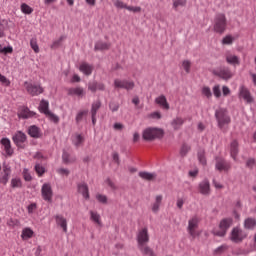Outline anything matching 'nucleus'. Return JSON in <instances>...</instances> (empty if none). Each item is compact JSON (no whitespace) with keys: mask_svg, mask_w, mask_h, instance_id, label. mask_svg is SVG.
Returning a JSON list of instances; mask_svg holds the SVG:
<instances>
[{"mask_svg":"<svg viewBox=\"0 0 256 256\" xmlns=\"http://www.w3.org/2000/svg\"><path fill=\"white\" fill-rule=\"evenodd\" d=\"M215 117L219 129H221V131H224L225 133L227 131L225 127H229V125L231 124V116H229V112L226 108H219L215 111Z\"/></svg>","mask_w":256,"mask_h":256,"instance_id":"obj_1","label":"nucleus"},{"mask_svg":"<svg viewBox=\"0 0 256 256\" xmlns=\"http://www.w3.org/2000/svg\"><path fill=\"white\" fill-rule=\"evenodd\" d=\"M163 135H165L163 129L149 127L143 131L142 138L144 141H155V139H162Z\"/></svg>","mask_w":256,"mask_h":256,"instance_id":"obj_2","label":"nucleus"},{"mask_svg":"<svg viewBox=\"0 0 256 256\" xmlns=\"http://www.w3.org/2000/svg\"><path fill=\"white\" fill-rule=\"evenodd\" d=\"M227 30V17L223 13H218L214 19V31L223 35Z\"/></svg>","mask_w":256,"mask_h":256,"instance_id":"obj_3","label":"nucleus"},{"mask_svg":"<svg viewBox=\"0 0 256 256\" xmlns=\"http://www.w3.org/2000/svg\"><path fill=\"white\" fill-rule=\"evenodd\" d=\"M199 223H201V218L198 216H193L188 221L187 231L192 239H197V237L201 236V232L197 231L199 229Z\"/></svg>","mask_w":256,"mask_h":256,"instance_id":"obj_4","label":"nucleus"},{"mask_svg":"<svg viewBox=\"0 0 256 256\" xmlns=\"http://www.w3.org/2000/svg\"><path fill=\"white\" fill-rule=\"evenodd\" d=\"M231 225H233V218H224L219 223V230H214L212 233L216 237H225Z\"/></svg>","mask_w":256,"mask_h":256,"instance_id":"obj_5","label":"nucleus"},{"mask_svg":"<svg viewBox=\"0 0 256 256\" xmlns=\"http://www.w3.org/2000/svg\"><path fill=\"white\" fill-rule=\"evenodd\" d=\"M229 239L232 243H243L247 239V232L241 229V227L236 226L232 228Z\"/></svg>","mask_w":256,"mask_h":256,"instance_id":"obj_6","label":"nucleus"},{"mask_svg":"<svg viewBox=\"0 0 256 256\" xmlns=\"http://www.w3.org/2000/svg\"><path fill=\"white\" fill-rule=\"evenodd\" d=\"M38 109L40 113L46 115L50 121H53V123H59V116L49 111V101L41 100Z\"/></svg>","mask_w":256,"mask_h":256,"instance_id":"obj_7","label":"nucleus"},{"mask_svg":"<svg viewBox=\"0 0 256 256\" xmlns=\"http://www.w3.org/2000/svg\"><path fill=\"white\" fill-rule=\"evenodd\" d=\"M138 247L147 245L149 243V230L147 227L140 229L136 236Z\"/></svg>","mask_w":256,"mask_h":256,"instance_id":"obj_8","label":"nucleus"},{"mask_svg":"<svg viewBox=\"0 0 256 256\" xmlns=\"http://www.w3.org/2000/svg\"><path fill=\"white\" fill-rule=\"evenodd\" d=\"M24 87L29 95L35 97L37 95H41L43 93V87L41 85H35L29 82H24Z\"/></svg>","mask_w":256,"mask_h":256,"instance_id":"obj_9","label":"nucleus"},{"mask_svg":"<svg viewBox=\"0 0 256 256\" xmlns=\"http://www.w3.org/2000/svg\"><path fill=\"white\" fill-rule=\"evenodd\" d=\"M12 140L18 149H25V143H27V135L21 131H18Z\"/></svg>","mask_w":256,"mask_h":256,"instance_id":"obj_10","label":"nucleus"},{"mask_svg":"<svg viewBox=\"0 0 256 256\" xmlns=\"http://www.w3.org/2000/svg\"><path fill=\"white\" fill-rule=\"evenodd\" d=\"M114 87H115V89H126V91H131L132 89L135 88V82L115 79Z\"/></svg>","mask_w":256,"mask_h":256,"instance_id":"obj_11","label":"nucleus"},{"mask_svg":"<svg viewBox=\"0 0 256 256\" xmlns=\"http://www.w3.org/2000/svg\"><path fill=\"white\" fill-rule=\"evenodd\" d=\"M41 193L42 199H44V201H47L48 203H53V188H51V184H43Z\"/></svg>","mask_w":256,"mask_h":256,"instance_id":"obj_12","label":"nucleus"},{"mask_svg":"<svg viewBox=\"0 0 256 256\" xmlns=\"http://www.w3.org/2000/svg\"><path fill=\"white\" fill-rule=\"evenodd\" d=\"M216 77H220V79H223L224 81H229L231 77H233V72L229 68H220L218 71L213 72Z\"/></svg>","mask_w":256,"mask_h":256,"instance_id":"obj_13","label":"nucleus"},{"mask_svg":"<svg viewBox=\"0 0 256 256\" xmlns=\"http://www.w3.org/2000/svg\"><path fill=\"white\" fill-rule=\"evenodd\" d=\"M9 177H11V167L9 165H3L2 172H0V183L6 185L9 183Z\"/></svg>","mask_w":256,"mask_h":256,"instance_id":"obj_14","label":"nucleus"},{"mask_svg":"<svg viewBox=\"0 0 256 256\" xmlns=\"http://www.w3.org/2000/svg\"><path fill=\"white\" fill-rule=\"evenodd\" d=\"M215 167L217 171H229V169H231V164L224 158L216 157Z\"/></svg>","mask_w":256,"mask_h":256,"instance_id":"obj_15","label":"nucleus"},{"mask_svg":"<svg viewBox=\"0 0 256 256\" xmlns=\"http://www.w3.org/2000/svg\"><path fill=\"white\" fill-rule=\"evenodd\" d=\"M198 191L201 195H211V184L208 179H204L198 186Z\"/></svg>","mask_w":256,"mask_h":256,"instance_id":"obj_16","label":"nucleus"},{"mask_svg":"<svg viewBox=\"0 0 256 256\" xmlns=\"http://www.w3.org/2000/svg\"><path fill=\"white\" fill-rule=\"evenodd\" d=\"M239 97L244 99V101H246V103H253V101H254L253 96H251V92L245 86L240 87Z\"/></svg>","mask_w":256,"mask_h":256,"instance_id":"obj_17","label":"nucleus"},{"mask_svg":"<svg viewBox=\"0 0 256 256\" xmlns=\"http://www.w3.org/2000/svg\"><path fill=\"white\" fill-rule=\"evenodd\" d=\"M88 91L91 93H97V91H105V84L97 81H91L88 83Z\"/></svg>","mask_w":256,"mask_h":256,"instance_id":"obj_18","label":"nucleus"},{"mask_svg":"<svg viewBox=\"0 0 256 256\" xmlns=\"http://www.w3.org/2000/svg\"><path fill=\"white\" fill-rule=\"evenodd\" d=\"M0 143L1 145H3L6 155L8 157H12L14 151H13V148L11 147V140H9V138H2L0 140Z\"/></svg>","mask_w":256,"mask_h":256,"instance_id":"obj_19","label":"nucleus"},{"mask_svg":"<svg viewBox=\"0 0 256 256\" xmlns=\"http://www.w3.org/2000/svg\"><path fill=\"white\" fill-rule=\"evenodd\" d=\"M37 114L31 110H29V108L27 107H23L20 112L18 113V117H20L21 119H29L31 117H35Z\"/></svg>","mask_w":256,"mask_h":256,"instance_id":"obj_20","label":"nucleus"},{"mask_svg":"<svg viewBox=\"0 0 256 256\" xmlns=\"http://www.w3.org/2000/svg\"><path fill=\"white\" fill-rule=\"evenodd\" d=\"M155 103L162 107V109H165L166 111H169V102H167V97L165 95H160L155 99Z\"/></svg>","mask_w":256,"mask_h":256,"instance_id":"obj_21","label":"nucleus"},{"mask_svg":"<svg viewBox=\"0 0 256 256\" xmlns=\"http://www.w3.org/2000/svg\"><path fill=\"white\" fill-rule=\"evenodd\" d=\"M230 155L234 159H237V155H239V142L237 140H233L230 143Z\"/></svg>","mask_w":256,"mask_h":256,"instance_id":"obj_22","label":"nucleus"},{"mask_svg":"<svg viewBox=\"0 0 256 256\" xmlns=\"http://www.w3.org/2000/svg\"><path fill=\"white\" fill-rule=\"evenodd\" d=\"M56 224L61 227L64 233H67V219L62 215H56Z\"/></svg>","mask_w":256,"mask_h":256,"instance_id":"obj_23","label":"nucleus"},{"mask_svg":"<svg viewBox=\"0 0 256 256\" xmlns=\"http://www.w3.org/2000/svg\"><path fill=\"white\" fill-rule=\"evenodd\" d=\"M79 71H81V73L84 75L89 76L91 73H93V65H90L87 62H83L79 67Z\"/></svg>","mask_w":256,"mask_h":256,"instance_id":"obj_24","label":"nucleus"},{"mask_svg":"<svg viewBox=\"0 0 256 256\" xmlns=\"http://www.w3.org/2000/svg\"><path fill=\"white\" fill-rule=\"evenodd\" d=\"M77 187L78 193H81L84 199H89V186L86 183H80Z\"/></svg>","mask_w":256,"mask_h":256,"instance_id":"obj_25","label":"nucleus"},{"mask_svg":"<svg viewBox=\"0 0 256 256\" xmlns=\"http://www.w3.org/2000/svg\"><path fill=\"white\" fill-rule=\"evenodd\" d=\"M138 249H140L142 255L157 256V254H155V251H153V249L151 247H149L147 244H144L142 246H138Z\"/></svg>","mask_w":256,"mask_h":256,"instance_id":"obj_26","label":"nucleus"},{"mask_svg":"<svg viewBox=\"0 0 256 256\" xmlns=\"http://www.w3.org/2000/svg\"><path fill=\"white\" fill-rule=\"evenodd\" d=\"M28 135L33 139H39V137H41V130L35 125L30 126L28 129Z\"/></svg>","mask_w":256,"mask_h":256,"instance_id":"obj_27","label":"nucleus"},{"mask_svg":"<svg viewBox=\"0 0 256 256\" xmlns=\"http://www.w3.org/2000/svg\"><path fill=\"white\" fill-rule=\"evenodd\" d=\"M62 161L63 163H65V165H69L71 163H75V161H77V158L75 156H71L69 152L63 151Z\"/></svg>","mask_w":256,"mask_h":256,"instance_id":"obj_28","label":"nucleus"},{"mask_svg":"<svg viewBox=\"0 0 256 256\" xmlns=\"http://www.w3.org/2000/svg\"><path fill=\"white\" fill-rule=\"evenodd\" d=\"M256 227V219L255 218H246L244 220V229L249 231H253Z\"/></svg>","mask_w":256,"mask_h":256,"instance_id":"obj_29","label":"nucleus"},{"mask_svg":"<svg viewBox=\"0 0 256 256\" xmlns=\"http://www.w3.org/2000/svg\"><path fill=\"white\" fill-rule=\"evenodd\" d=\"M68 95H77V97H84L85 90L82 87L70 88L68 90Z\"/></svg>","mask_w":256,"mask_h":256,"instance_id":"obj_30","label":"nucleus"},{"mask_svg":"<svg viewBox=\"0 0 256 256\" xmlns=\"http://www.w3.org/2000/svg\"><path fill=\"white\" fill-rule=\"evenodd\" d=\"M185 123V119L181 117H176L175 119L172 120L171 125L175 131L181 129V126Z\"/></svg>","mask_w":256,"mask_h":256,"instance_id":"obj_31","label":"nucleus"},{"mask_svg":"<svg viewBox=\"0 0 256 256\" xmlns=\"http://www.w3.org/2000/svg\"><path fill=\"white\" fill-rule=\"evenodd\" d=\"M111 49V44L105 42H97L94 47V51H107Z\"/></svg>","mask_w":256,"mask_h":256,"instance_id":"obj_32","label":"nucleus"},{"mask_svg":"<svg viewBox=\"0 0 256 256\" xmlns=\"http://www.w3.org/2000/svg\"><path fill=\"white\" fill-rule=\"evenodd\" d=\"M139 177H141V179H144V181H154L157 175H155V173L139 172Z\"/></svg>","mask_w":256,"mask_h":256,"instance_id":"obj_33","label":"nucleus"},{"mask_svg":"<svg viewBox=\"0 0 256 256\" xmlns=\"http://www.w3.org/2000/svg\"><path fill=\"white\" fill-rule=\"evenodd\" d=\"M90 219L92 221H94V223H96L97 225H99L101 227V225H103V223L101 222V215H99V213L94 212V211H90Z\"/></svg>","mask_w":256,"mask_h":256,"instance_id":"obj_34","label":"nucleus"},{"mask_svg":"<svg viewBox=\"0 0 256 256\" xmlns=\"http://www.w3.org/2000/svg\"><path fill=\"white\" fill-rule=\"evenodd\" d=\"M12 189H21L23 187V182L21 178H12L10 183Z\"/></svg>","mask_w":256,"mask_h":256,"instance_id":"obj_35","label":"nucleus"},{"mask_svg":"<svg viewBox=\"0 0 256 256\" xmlns=\"http://www.w3.org/2000/svg\"><path fill=\"white\" fill-rule=\"evenodd\" d=\"M100 109H101V100H97L91 106V115L97 116V112Z\"/></svg>","mask_w":256,"mask_h":256,"instance_id":"obj_36","label":"nucleus"},{"mask_svg":"<svg viewBox=\"0 0 256 256\" xmlns=\"http://www.w3.org/2000/svg\"><path fill=\"white\" fill-rule=\"evenodd\" d=\"M198 161L201 165H207V158L205 157V149H200L198 151Z\"/></svg>","mask_w":256,"mask_h":256,"instance_id":"obj_37","label":"nucleus"},{"mask_svg":"<svg viewBox=\"0 0 256 256\" xmlns=\"http://www.w3.org/2000/svg\"><path fill=\"white\" fill-rule=\"evenodd\" d=\"M226 61L227 63H229L230 65H239V57H237L236 55H228L226 56Z\"/></svg>","mask_w":256,"mask_h":256,"instance_id":"obj_38","label":"nucleus"},{"mask_svg":"<svg viewBox=\"0 0 256 256\" xmlns=\"http://www.w3.org/2000/svg\"><path fill=\"white\" fill-rule=\"evenodd\" d=\"M161 201H163V196H161V195L156 196V201L152 207V211L154 213H157V211H159V207L161 206Z\"/></svg>","mask_w":256,"mask_h":256,"instance_id":"obj_39","label":"nucleus"},{"mask_svg":"<svg viewBox=\"0 0 256 256\" xmlns=\"http://www.w3.org/2000/svg\"><path fill=\"white\" fill-rule=\"evenodd\" d=\"M191 151V146L188 145L187 143H183L181 148H180V155L181 157H185L187 153Z\"/></svg>","mask_w":256,"mask_h":256,"instance_id":"obj_40","label":"nucleus"},{"mask_svg":"<svg viewBox=\"0 0 256 256\" xmlns=\"http://www.w3.org/2000/svg\"><path fill=\"white\" fill-rule=\"evenodd\" d=\"M38 177H43V175H45V167H43V165L36 163L35 167H34Z\"/></svg>","mask_w":256,"mask_h":256,"instance_id":"obj_41","label":"nucleus"},{"mask_svg":"<svg viewBox=\"0 0 256 256\" xmlns=\"http://www.w3.org/2000/svg\"><path fill=\"white\" fill-rule=\"evenodd\" d=\"M21 237L22 239H31V237H33V230H31L30 228H25L22 231Z\"/></svg>","mask_w":256,"mask_h":256,"instance_id":"obj_42","label":"nucleus"},{"mask_svg":"<svg viewBox=\"0 0 256 256\" xmlns=\"http://www.w3.org/2000/svg\"><path fill=\"white\" fill-rule=\"evenodd\" d=\"M21 11L22 13H25V15H31V13H33V8H31V6L27 5L26 3H23L21 5Z\"/></svg>","mask_w":256,"mask_h":256,"instance_id":"obj_43","label":"nucleus"},{"mask_svg":"<svg viewBox=\"0 0 256 256\" xmlns=\"http://www.w3.org/2000/svg\"><path fill=\"white\" fill-rule=\"evenodd\" d=\"M7 225H8V227H12V228L19 227V225H21V222L18 219L10 218L7 221Z\"/></svg>","mask_w":256,"mask_h":256,"instance_id":"obj_44","label":"nucleus"},{"mask_svg":"<svg viewBox=\"0 0 256 256\" xmlns=\"http://www.w3.org/2000/svg\"><path fill=\"white\" fill-rule=\"evenodd\" d=\"M88 113L89 111L87 110L78 112V114L76 115V123H81V121H83V117H85V115H87Z\"/></svg>","mask_w":256,"mask_h":256,"instance_id":"obj_45","label":"nucleus"},{"mask_svg":"<svg viewBox=\"0 0 256 256\" xmlns=\"http://www.w3.org/2000/svg\"><path fill=\"white\" fill-rule=\"evenodd\" d=\"M202 94L207 97V99H210V97H213V93H211V88L205 86L202 88Z\"/></svg>","mask_w":256,"mask_h":256,"instance_id":"obj_46","label":"nucleus"},{"mask_svg":"<svg viewBox=\"0 0 256 256\" xmlns=\"http://www.w3.org/2000/svg\"><path fill=\"white\" fill-rule=\"evenodd\" d=\"M22 175L25 181H33V177L31 176V173H29V169L25 168Z\"/></svg>","mask_w":256,"mask_h":256,"instance_id":"obj_47","label":"nucleus"},{"mask_svg":"<svg viewBox=\"0 0 256 256\" xmlns=\"http://www.w3.org/2000/svg\"><path fill=\"white\" fill-rule=\"evenodd\" d=\"M187 5V0H174L173 7L177 9V7H185Z\"/></svg>","mask_w":256,"mask_h":256,"instance_id":"obj_48","label":"nucleus"},{"mask_svg":"<svg viewBox=\"0 0 256 256\" xmlns=\"http://www.w3.org/2000/svg\"><path fill=\"white\" fill-rule=\"evenodd\" d=\"M30 46L34 52L39 53V45L37 44V39H31Z\"/></svg>","mask_w":256,"mask_h":256,"instance_id":"obj_49","label":"nucleus"},{"mask_svg":"<svg viewBox=\"0 0 256 256\" xmlns=\"http://www.w3.org/2000/svg\"><path fill=\"white\" fill-rule=\"evenodd\" d=\"M213 94L217 99H219V97H221V86L215 85L213 87Z\"/></svg>","mask_w":256,"mask_h":256,"instance_id":"obj_50","label":"nucleus"},{"mask_svg":"<svg viewBox=\"0 0 256 256\" xmlns=\"http://www.w3.org/2000/svg\"><path fill=\"white\" fill-rule=\"evenodd\" d=\"M227 249H229V246L222 245V246H219L218 248H216L215 253L217 255H221V253H225V251H227Z\"/></svg>","mask_w":256,"mask_h":256,"instance_id":"obj_51","label":"nucleus"},{"mask_svg":"<svg viewBox=\"0 0 256 256\" xmlns=\"http://www.w3.org/2000/svg\"><path fill=\"white\" fill-rule=\"evenodd\" d=\"M233 43V37L228 35L222 39L223 45H231Z\"/></svg>","mask_w":256,"mask_h":256,"instance_id":"obj_52","label":"nucleus"},{"mask_svg":"<svg viewBox=\"0 0 256 256\" xmlns=\"http://www.w3.org/2000/svg\"><path fill=\"white\" fill-rule=\"evenodd\" d=\"M57 173H58L59 175H64L65 177H69V174H70L71 172H70L69 169H67V168H59V169L57 170Z\"/></svg>","mask_w":256,"mask_h":256,"instance_id":"obj_53","label":"nucleus"},{"mask_svg":"<svg viewBox=\"0 0 256 256\" xmlns=\"http://www.w3.org/2000/svg\"><path fill=\"white\" fill-rule=\"evenodd\" d=\"M109 107L112 113H115V111H119V103L117 102H110Z\"/></svg>","mask_w":256,"mask_h":256,"instance_id":"obj_54","label":"nucleus"},{"mask_svg":"<svg viewBox=\"0 0 256 256\" xmlns=\"http://www.w3.org/2000/svg\"><path fill=\"white\" fill-rule=\"evenodd\" d=\"M125 9H127V11H132L133 13H141V7L139 6L133 7L126 5Z\"/></svg>","mask_w":256,"mask_h":256,"instance_id":"obj_55","label":"nucleus"},{"mask_svg":"<svg viewBox=\"0 0 256 256\" xmlns=\"http://www.w3.org/2000/svg\"><path fill=\"white\" fill-rule=\"evenodd\" d=\"M182 67L185 69L186 73H189L191 69V62L189 60L183 61Z\"/></svg>","mask_w":256,"mask_h":256,"instance_id":"obj_56","label":"nucleus"},{"mask_svg":"<svg viewBox=\"0 0 256 256\" xmlns=\"http://www.w3.org/2000/svg\"><path fill=\"white\" fill-rule=\"evenodd\" d=\"M148 119H161V112H152L148 114Z\"/></svg>","mask_w":256,"mask_h":256,"instance_id":"obj_57","label":"nucleus"},{"mask_svg":"<svg viewBox=\"0 0 256 256\" xmlns=\"http://www.w3.org/2000/svg\"><path fill=\"white\" fill-rule=\"evenodd\" d=\"M114 5L118 9H125L127 7V4L123 3V1H121V0H116Z\"/></svg>","mask_w":256,"mask_h":256,"instance_id":"obj_58","label":"nucleus"},{"mask_svg":"<svg viewBox=\"0 0 256 256\" xmlns=\"http://www.w3.org/2000/svg\"><path fill=\"white\" fill-rule=\"evenodd\" d=\"M0 53H4V55H7V53H13V47L8 46L0 49Z\"/></svg>","mask_w":256,"mask_h":256,"instance_id":"obj_59","label":"nucleus"},{"mask_svg":"<svg viewBox=\"0 0 256 256\" xmlns=\"http://www.w3.org/2000/svg\"><path fill=\"white\" fill-rule=\"evenodd\" d=\"M96 199L99 201V203H107V196L98 194L96 195Z\"/></svg>","mask_w":256,"mask_h":256,"instance_id":"obj_60","label":"nucleus"},{"mask_svg":"<svg viewBox=\"0 0 256 256\" xmlns=\"http://www.w3.org/2000/svg\"><path fill=\"white\" fill-rule=\"evenodd\" d=\"M0 82L2 85H5V87H9V85H11V81H9L5 76L1 77Z\"/></svg>","mask_w":256,"mask_h":256,"instance_id":"obj_61","label":"nucleus"},{"mask_svg":"<svg viewBox=\"0 0 256 256\" xmlns=\"http://www.w3.org/2000/svg\"><path fill=\"white\" fill-rule=\"evenodd\" d=\"M63 41V37H60L57 41L53 42L51 45V49H57L61 42Z\"/></svg>","mask_w":256,"mask_h":256,"instance_id":"obj_62","label":"nucleus"},{"mask_svg":"<svg viewBox=\"0 0 256 256\" xmlns=\"http://www.w3.org/2000/svg\"><path fill=\"white\" fill-rule=\"evenodd\" d=\"M222 93H223L224 97H227V95H231V90L229 89V87L223 86Z\"/></svg>","mask_w":256,"mask_h":256,"instance_id":"obj_63","label":"nucleus"},{"mask_svg":"<svg viewBox=\"0 0 256 256\" xmlns=\"http://www.w3.org/2000/svg\"><path fill=\"white\" fill-rule=\"evenodd\" d=\"M107 185H109L112 189H117V186H115V182L111 180V178L106 179Z\"/></svg>","mask_w":256,"mask_h":256,"instance_id":"obj_64","label":"nucleus"}]
</instances>
